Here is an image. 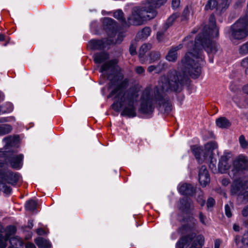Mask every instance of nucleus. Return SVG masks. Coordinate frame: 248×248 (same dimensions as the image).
Segmentation results:
<instances>
[{
	"label": "nucleus",
	"instance_id": "nucleus-1",
	"mask_svg": "<svg viewBox=\"0 0 248 248\" xmlns=\"http://www.w3.org/2000/svg\"><path fill=\"white\" fill-rule=\"evenodd\" d=\"M218 34L216 18L214 15H211L209 19L208 27L203 28L202 33L195 38L194 43L191 41L187 44L188 51L182 59L179 66L183 74L172 70L169 72L167 76L160 77L158 85L154 89V95H151L150 89H145L141 96L140 112L145 114L152 113L154 110L153 104L155 103L159 108L164 109L165 113H169L171 110V106L165 92H180L184 84L185 75L194 78L200 75L201 66L204 62L202 48L208 53H216L217 50V45L211 39L218 37Z\"/></svg>",
	"mask_w": 248,
	"mask_h": 248
},
{
	"label": "nucleus",
	"instance_id": "nucleus-2",
	"mask_svg": "<svg viewBox=\"0 0 248 248\" xmlns=\"http://www.w3.org/2000/svg\"><path fill=\"white\" fill-rule=\"evenodd\" d=\"M117 59L106 62L101 66L100 72L107 77L109 80L108 88L111 90L108 97L114 96L122 109L121 116L134 118L137 116L136 104L139 96V90L135 87L128 86L129 80L124 78L123 74L117 65Z\"/></svg>",
	"mask_w": 248,
	"mask_h": 248
},
{
	"label": "nucleus",
	"instance_id": "nucleus-3",
	"mask_svg": "<svg viewBox=\"0 0 248 248\" xmlns=\"http://www.w3.org/2000/svg\"><path fill=\"white\" fill-rule=\"evenodd\" d=\"M18 139L17 137L8 136L3 139L5 145L3 149H0V158H1L0 161L5 163L4 168L10 164L12 168L19 170L23 166V155H15L14 151L10 149L16 143Z\"/></svg>",
	"mask_w": 248,
	"mask_h": 248
},
{
	"label": "nucleus",
	"instance_id": "nucleus-4",
	"mask_svg": "<svg viewBox=\"0 0 248 248\" xmlns=\"http://www.w3.org/2000/svg\"><path fill=\"white\" fill-rule=\"evenodd\" d=\"M156 14V11L150 7H135L132 10L131 15L127 18L126 27L141 25L144 21L155 18Z\"/></svg>",
	"mask_w": 248,
	"mask_h": 248
},
{
	"label": "nucleus",
	"instance_id": "nucleus-5",
	"mask_svg": "<svg viewBox=\"0 0 248 248\" xmlns=\"http://www.w3.org/2000/svg\"><path fill=\"white\" fill-rule=\"evenodd\" d=\"M217 148L215 141H211L205 144L204 149L202 147L193 145L191 147V151L198 161L202 163L206 160L208 157L213 156V151Z\"/></svg>",
	"mask_w": 248,
	"mask_h": 248
},
{
	"label": "nucleus",
	"instance_id": "nucleus-6",
	"mask_svg": "<svg viewBox=\"0 0 248 248\" xmlns=\"http://www.w3.org/2000/svg\"><path fill=\"white\" fill-rule=\"evenodd\" d=\"M204 243V237L202 234L196 235L191 233L182 237L176 244V248H185L191 244L189 248H202Z\"/></svg>",
	"mask_w": 248,
	"mask_h": 248
},
{
	"label": "nucleus",
	"instance_id": "nucleus-7",
	"mask_svg": "<svg viewBox=\"0 0 248 248\" xmlns=\"http://www.w3.org/2000/svg\"><path fill=\"white\" fill-rule=\"evenodd\" d=\"M231 34L237 40L242 39L248 36V17H246V15L231 26Z\"/></svg>",
	"mask_w": 248,
	"mask_h": 248
},
{
	"label": "nucleus",
	"instance_id": "nucleus-8",
	"mask_svg": "<svg viewBox=\"0 0 248 248\" xmlns=\"http://www.w3.org/2000/svg\"><path fill=\"white\" fill-rule=\"evenodd\" d=\"M248 170V159L247 157L239 155L233 161V168L229 172V175L232 178L238 176L243 170Z\"/></svg>",
	"mask_w": 248,
	"mask_h": 248
},
{
	"label": "nucleus",
	"instance_id": "nucleus-9",
	"mask_svg": "<svg viewBox=\"0 0 248 248\" xmlns=\"http://www.w3.org/2000/svg\"><path fill=\"white\" fill-rule=\"evenodd\" d=\"M4 163L0 161V178L8 184L15 185L18 181L20 175L17 172L6 170L4 168Z\"/></svg>",
	"mask_w": 248,
	"mask_h": 248
},
{
	"label": "nucleus",
	"instance_id": "nucleus-10",
	"mask_svg": "<svg viewBox=\"0 0 248 248\" xmlns=\"http://www.w3.org/2000/svg\"><path fill=\"white\" fill-rule=\"evenodd\" d=\"M103 24L105 30L110 37L115 35L117 26L116 21L114 19L109 17H105L103 20Z\"/></svg>",
	"mask_w": 248,
	"mask_h": 248
},
{
	"label": "nucleus",
	"instance_id": "nucleus-11",
	"mask_svg": "<svg viewBox=\"0 0 248 248\" xmlns=\"http://www.w3.org/2000/svg\"><path fill=\"white\" fill-rule=\"evenodd\" d=\"M234 180L232 185L231 193L232 195L240 196L244 190L247 189V188L245 186L241 178L236 179L234 178Z\"/></svg>",
	"mask_w": 248,
	"mask_h": 248
},
{
	"label": "nucleus",
	"instance_id": "nucleus-12",
	"mask_svg": "<svg viewBox=\"0 0 248 248\" xmlns=\"http://www.w3.org/2000/svg\"><path fill=\"white\" fill-rule=\"evenodd\" d=\"M182 223H185V224L182 225L179 228V231L182 232V233L192 231L196 223V220L192 216L184 217L182 221Z\"/></svg>",
	"mask_w": 248,
	"mask_h": 248
},
{
	"label": "nucleus",
	"instance_id": "nucleus-13",
	"mask_svg": "<svg viewBox=\"0 0 248 248\" xmlns=\"http://www.w3.org/2000/svg\"><path fill=\"white\" fill-rule=\"evenodd\" d=\"M199 182L202 187L208 185L210 182V177L208 171L205 166H202L199 171Z\"/></svg>",
	"mask_w": 248,
	"mask_h": 248
},
{
	"label": "nucleus",
	"instance_id": "nucleus-14",
	"mask_svg": "<svg viewBox=\"0 0 248 248\" xmlns=\"http://www.w3.org/2000/svg\"><path fill=\"white\" fill-rule=\"evenodd\" d=\"M108 40H107V41ZM110 43H113V40H109ZM106 42L104 39H93L88 43V46L93 50H101L106 47Z\"/></svg>",
	"mask_w": 248,
	"mask_h": 248
},
{
	"label": "nucleus",
	"instance_id": "nucleus-15",
	"mask_svg": "<svg viewBox=\"0 0 248 248\" xmlns=\"http://www.w3.org/2000/svg\"><path fill=\"white\" fill-rule=\"evenodd\" d=\"M8 232L5 236L0 233V248H5L6 247V242L9 239V236L15 233L16 232V228L15 226H10L8 228Z\"/></svg>",
	"mask_w": 248,
	"mask_h": 248
},
{
	"label": "nucleus",
	"instance_id": "nucleus-16",
	"mask_svg": "<svg viewBox=\"0 0 248 248\" xmlns=\"http://www.w3.org/2000/svg\"><path fill=\"white\" fill-rule=\"evenodd\" d=\"M179 191L182 195L191 196L194 194L195 189L191 184L185 183L180 186Z\"/></svg>",
	"mask_w": 248,
	"mask_h": 248
},
{
	"label": "nucleus",
	"instance_id": "nucleus-17",
	"mask_svg": "<svg viewBox=\"0 0 248 248\" xmlns=\"http://www.w3.org/2000/svg\"><path fill=\"white\" fill-rule=\"evenodd\" d=\"M183 45L182 44H180L178 46L170 49L166 56L167 60L170 62L176 61L178 58L177 51L181 49Z\"/></svg>",
	"mask_w": 248,
	"mask_h": 248
},
{
	"label": "nucleus",
	"instance_id": "nucleus-18",
	"mask_svg": "<svg viewBox=\"0 0 248 248\" xmlns=\"http://www.w3.org/2000/svg\"><path fill=\"white\" fill-rule=\"evenodd\" d=\"M151 48L152 46L150 44H144L140 47L139 52V57L141 63L143 64L145 62V55Z\"/></svg>",
	"mask_w": 248,
	"mask_h": 248
},
{
	"label": "nucleus",
	"instance_id": "nucleus-19",
	"mask_svg": "<svg viewBox=\"0 0 248 248\" xmlns=\"http://www.w3.org/2000/svg\"><path fill=\"white\" fill-rule=\"evenodd\" d=\"M109 58L107 52H101L95 53L93 56V61L96 63H101L105 62Z\"/></svg>",
	"mask_w": 248,
	"mask_h": 248
},
{
	"label": "nucleus",
	"instance_id": "nucleus-20",
	"mask_svg": "<svg viewBox=\"0 0 248 248\" xmlns=\"http://www.w3.org/2000/svg\"><path fill=\"white\" fill-rule=\"evenodd\" d=\"M228 158L227 155H223L220 157L218 164V170L221 173H223L228 169L227 162Z\"/></svg>",
	"mask_w": 248,
	"mask_h": 248
},
{
	"label": "nucleus",
	"instance_id": "nucleus-21",
	"mask_svg": "<svg viewBox=\"0 0 248 248\" xmlns=\"http://www.w3.org/2000/svg\"><path fill=\"white\" fill-rule=\"evenodd\" d=\"M113 16L122 24V26L126 27L127 21L124 17V14L122 10L118 9L113 12Z\"/></svg>",
	"mask_w": 248,
	"mask_h": 248
},
{
	"label": "nucleus",
	"instance_id": "nucleus-22",
	"mask_svg": "<svg viewBox=\"0 0 248 248\" xmlns=\"http://www.w3.org/2000/svg\"><path fill=\"white\" fill-rule=\"evenodd\" d=\"M34 242L39 248H50L52 246L49 240L42 237L35 239Z\"/></svg>",
	"mask_w": 248,
	"mask_h": 248
},
{
	"label": "nucleus",
	"instance_id": "nucleus-23",
	"mask_svg": "<svg viewBox=\"0 0 248 248\" xmlns=\"http://www.w3.org/2000/svg\"><path fill=\"white\" fill-rule=\"evenodd\" d=\"M217 125L221 128H227L231 125V123L225 117H220L216 120Z\"/></svg>",
	"mask_w": 248,
	"mask_h": 248
},
{
	"label": "nucleus",
	"instance_id": "nucleus-24",
	"mask_svg": "<svg viewBox=\"0 0 248 248\" xmlns=\"http://www.w3.org/2000/svg\"><path fill=\"white\" fill-rule=\"evenodd\" d=\"M151 32V29L146 27L138 32L137 38L139 39H145L150 35Z\"/></svg>",
	"mask_w": 248,
	"mask_h": 248
},
{
	"label": "nucleus",
	"instance_id": "nucleus-25",
	"mask_svg": "<svg viewBox=\"0 0 248 248\" xmlns=\"http://www.w3.org/2000/svg\"><path fill=\"white\" fill-rule=\"evenodd\" d=\"M167 0H151V1L146 5L147 8L149 7L154 9L155 11V8L160 7L166 3Z\"/></svg>",
	"mask_w": 248,
	"mask_h": 248
},
{
	"label": "nucleus",
	"instance_id": "nucleus-26",
	"mask_svg": "<svg viewBox=\"0 0 248 248\" xmlns=\"http://www.w3.org/2000/svg\"><path fill=\"white\" fill-rule=\"evenodd\" d=\"M180 208L184 210L188 211L191 207V202L186 198L180 199Z\"/></svg>",
	"mask_w": 248,
	"mask_h": 248
},
{
	"label": "nucleus",
	"instance_id": "nucleus-27",
	"mask_svg": "<svg viewBox=\"0 0 248 248\" xmlns=\"http://www.w3.org/2000/svg\"><path fill=\"white\" fill-rule=\"evenodd\" d=\"M37 206V203L34 200H30L26 202L25 208L26 210L31 212H36L35 210Z\"/></svg>",
	"mask_w": 248,
	"mask_h": 248
},
{
	"label": "nucleus",
	"instance_id": "nucleus-28",
	"mask_svg": "<svg viewBox=\"0 0 248 248\" xmlns=\"http://www.w3.org/2000/svg\"><path fill=\"white\" fill-rule=\"evenodd\" d=\"M231 2V0H218V11L220 13L227 8Z\"/></svg>",
	"mask_w": 248,
	"mask_h": 248
},
{
	"label": "nucleus",
	"instance_id": "nucleus-29",
	"mask_svg": "<svg viewBox=\"0 0 248 248\" xmlns=\"http://www.w3.org/2000/svg\"><path fill=\"white\" fill-rule=\"evenodd\" d=\"M12 127L8 124H0V136L7 134L11 132Z\"/></svg>",
	"mask_w": 248,
	"mask_h": 248
},
{
	"label": "nucleus",
	"instance_id": "nucleus-30",
	"mask_svg": "<svg viewBox=\"0 0 248 248\" xmlns=\"http://www.w3.org/2000/svg\"><path fill=\"white\" fill-rule=\"evenodd\" d=\"M218 0H208L205 6L206 10L216 9L218 11Z\"/></svg>",
	"mask_w": 248,
	"mask_h": 248
},
{
	"label": "nucleus",
	"instance_id": "nucleus-31",
	"mask_svg": "<svg viewBox=\"0 0 248 248\" xmlns=\"http://www.w3.org/2000/svg\"><path fill=\"white\" fill-rule=\"evenodd\" d=\"M179 14L174 13L168 18L165 24V30H166L169 27L172 25L174 21L179 17Z\"/></svg>",
	"mask_w": 248,
	"mask_h": 248
},
{
	"label": "nucleus",
	"instance_id": "nucleus-32",
	"mask_svg": "<svg viewBox=\"0 0 248 248\" xmlns=\"http://www.w3.org/2000/svg\"><path fill=\"white\" fill-rule=\"evenodd\" d=\"M239 53L242 55L248 54V41L240 46L239 48Z\"/></svg>",
	"mask_w": 248,
	"mask_h": 248
},
{
	"label": "nucleus",
	"instance_id": "nucleus-33",
	"mask_svg": "<svg viewBox=\"0 0 248 248\" xmlns=\"http://www.w3.org/2000/svg\"><path fill=\"white\" fill-rule=\"evenodd\" d=\"M0 190L2 191L5 194L9 195L12 191L11 188L7 186L5 184L0 182Z\"/></svg>",
	"mask_w": 248,
	"mask_h": 248
},
{
	"label": "nucleus",
	"instance_id": "nucleus-34",
	"mask_svg": "<svg viewBox=\"0 0 248 248\" xmlns=\"http://www.w3.org/2000/svg\"><path fill=\"white\" fill-rule=\"evenodd\" d=\"M160 54L159 52H152L150 55L149 63H151L160 59Z\"/></svg>",
	"mask_w": 248,
	"mask_h": 248
},
{
	"label": "nucleus",
	"instance_id": "nucleus-35",
	"mask_svg": "<svg viewBox=\"0 0 248 248\" xmlns=\"http://www.w3.org/2000/svg\"><path fill=\"white\" fill-rule=\"evenodd\" d=\"M207 160H210V164H209V168L210 169L214 172H216L217 171L216 168V163L217 160L214 158L213 156L211 157H208Z\"/></svg>",
	"mask_w": 248,
	"mask_h": 248
},
{
	"label": "nucleus",
	"instance_id": "nucleus-36",
	"mask_svg": "<svg viewBox=\"0 0 248 248\" xmlns=\"http://www.w3.org/2000/svg\"><path fill=\"white\" fill-rule=\"evenodd\" d=\"M241 66L244 69L245 74L248 75V56L242 60Z\"/></svg>",
	"mask_w": 248,
	"mask_h": 248
},
{
	"label": "nucleus",
	"instance_id": "nucleus-37",
	"mask_svg": "<svg viewBox=\"0 0 248 248\" xmlns=\"http://www.w3.org/2000/svg\"><path fill=\"white\" fill-rule=\"evenodd\" d=\"M240 144L242 148L246 149L248 147V142L246 140L244 135H241L239 138Z\"/></svg>",
	"mask_w": 248,
	"mask_h": 248
},
{
	"label": "nucleus",
	"instance_id": "nucleus-38",
	"mask_svg": "<svg viewBox=\"0 0 248 248\" xmlns=\"http://www.w3.org/2000/svg\"><path fill=\"white\" fill-rule=\"evenodd\" d=\"M189 10L188 7L186 6L183 10L182 16V20H186L189 15Z\"/></svg>",
	"mask_w": 248,
	"mask_h": 248
},
{
	"label": "nucleus",
	"instance_id": "nucleus-39",
	"mask_svg": "<svg viewBox=\"0 0 248 248\" xmlns=\"http://www.w3.org/2000/svg\"><path fill=\"white\" fill-rule=\"evenodd\" d=\"M247 227H248V231L244 234L243 237L241 239V242L244 245L248 247V225Z\"/></svg>",
	"mask_w": 248,
	"mask_h": 248
},
{
	"label": "nucleus",
	"instance_id": "nucleus-40",
	"mask_svg": "<svg viewBox=\"0 0 248 248\" xmlns=\"http://www.w3.org/2000/svg\"><path fill=\"white\" fill-rule=\"evenodd\" d=\"M197 201L202 207H203L204 205L205 200L203 198V194L202 193H201V194L199 195L197 197Z\"/></svg>",
	"mask_w": 248,
	"mask_h": 248
},
{
	"label": "nucleus",
	"instance_id": "nucleus-41",
	"mask_svg": "<svg viewBox=\"0 0 248 248\" xmlns=\"http://www.w3.org/2000/svg\"><path fill=\"white\" fill-rule=\"evenodd\" d=\"M160 65V63H159L158 64V65L157 66H155V65H151L150 66L148 67V69H147V71L148 72H149V73H151L153 71H156V73H159L160 72V69H157V68L158 67H159Z\"/></svg>",
	"mask_w": 248,
	"mask_h": 248
},
{
	"label": "nucleus",
	"instance_id": "nucleus-42",
	"mask_svg": "<svg viewBox=\"0 0 248 248\" xmlns=\"http://www.w3.org/2000/svg\"><path fill=\"white\" fill-rule=\"evenodd\" d=\"M215 204V201L213 198H209L207 201V207L208 208L213 207Z\"/></svg>",
	"mask_w": 248,
	"mask_h": 248
},
{
	"label": "nucleus",
	"instance_id": "nucleus-43",
	"mask_svg": "<svg viewBox=\"0 0 248 248\" xmlns=\"http://www.w3.org/2000/svg\"><path fill=\"white\" fill-rule=\"evenodd\" d=\"M225 213L226 216L228 217H230L232 216L230 206L228 204H226L225 206Z\"/></svg>",
	"mask_w": 248,
	"mask_h": 248
},
{
	"label": "nucleus",
	"instance_id": "nucleus-44",
	"mask_svg": "<svg viewBox=\"0 0 248 248\" xmlns=\"http://www.w3.org/2000/svg\"><path fill=\"white\" fill-rule=\"evenodd\" d=\"M136 72L139 75H143L144 73L145 70L142 66H138L135 68Z\"/></svg>",
	"mask_w": 248,
	"mask_h": 248
},
{
	"label": "nucleus",
	"instance_id": "nucleus-45",
	"mask_svg": "<svg viewBox=\"0 0 248 248\" xmlns=\"http://www.w3.org/2000/svg\"><path fill=\"white\" fill-rule=\"evenodd\" d=\"M129 52L130 54L132 55H134L136 54V46L135 44H131L129 47Z\"/></svg>",
	"mask_w": 248,
	"mask_h": 248
},
{
	"label": "nucleus",
	"instance_id": "nucleus-46",
	"mask_svg": "<svg viewBox=\"0 0 248 248\" xmlns=\"http://www.w3.org/2000/svg\"><path fill=\"white\" fill-rule=\"evenodd\" d=\"M180 4V0H172L171 6L173 9L178 8Z\"/></svg>",
	"mask_w": 248,
	"mask_h": 248
},
{
	"label": "nucleus",
	"instance_id": "nucleus-47",
	"mask_svg": "<svg viewBox=\"0 0 248 248\" xmlns=\"http://www.w3.org/2000/svg\"><path fill=\"white\" fill-rule=\"evenodd\" d=\"M199 218H200V222L202 224H203L204 225H206L205 220L206 219V217L205 216H204L203 215V214L202 212H200L199 213Z\"/></svg>",
	"mask_w": 248,
	"mask_h": 248
},
{
	"label": "nucleus",
	"instance_id": "nucleus-48",
	"mask_svg": "<svg viewBox=\"0 0 248 248\" xmlns=\"http://www.w3.org/2000/svg\"><path fill=\"white\" fill-rule=\"evenodd\" d=\"M241 178L243 183L244 184L245 186L248 188V175Z\"/></svg>",
	"mask_w": 248,
	"mask_h": 248
},
{
	"label": "nucleus",
	"instance_id": "nucleus-49",
	"mask_svg": "<svg viewBox=\"0 0 248 248\" xmlns=\"http://www.w3.org/2000/svg\"><path fill=\"white\" fill-rule=\"evenodd\" d=\"M242 215L244 217H248V205L246 206L242 211Z\"/></svg>",
	"mask_w": 248,
	"mask_h": 248
},
{
	"label": "nucleus",
	"instance_id": "nucleus-50",
	"mask_svg": "<svg viewBox=\"0 0 248 248\" xmlns=\"http://www.w3.org/2000/svg\"><path fill=\"white\" fill-rule=\"evenodd\" d=\"M230 183V181L228 178H224L221 181V184L224 186H228Z\"/></svg>",
	"mask_w": 248,
	"mask_h": 248
},
{
	"label": "nucleus",
	"instance_id": "nucleus-51",
	"mask_svg": "<svg viewBox=\"0 0 248 248\" xmlns=\"http://www.w3.org/2000/svg\"><path fill=\"white\" fill-rule=\"evenodd\" d=\"M240 196H243V199L244 200H247L248 199V191L246 190V189L244 190Z\"/></svg>",
	"mask_w": 248,
	"mask_h": 248
},
{
	"label": "nucleus",
	"instance_id": "nucleus-52",
	"mask_svg": "<svg viewBox=\"0 0 248 248\" xmlns=\"http://www.w3.org/2000/svg\"><path fill=\"white\" fill-rule=\"evenodd\" d=\"M163 34H164V33L163 32H161V31H158L157 33L156 38L158 41H161L162 40V39L163 36Z\"/></svg>",
	"mask_w": 248,
	"mask_h": 248
},
{
	"label": "nucleus",
	"instance_id": "nucleus-53",
	"mask_svg": "<svg viewBox=\"0 0 248 248\" xmlns=\"http://www.w3.org/2000/svg\"><path fill=\"white\" fill-rule=\"evenodd\" d=\"M25 248H36L34 244L31 242H27L25 245Z\"/></svg>",
	"mask_w": 248,
	"mask_h": 248
},
{
	"label": "nucleus",
	"instance_id": "nucleus-54",
	"mask_svg": "<svg viewBox=\"0 0 248 248\" xmlns=\"http://www.w3.org/2000/svg\"><path fill=\"white\" fill-rule=\"evenodd\" d=\"M36 233L40 235H43L45 234V231L42 228H39L36 230Z\"/></svg>",
	"mask_w": 248,
	"mask_h": 248
},
{
	"label": "nucleus",
	"instance_id": "nucleus-55",
	"mask_svg": "<svg viewBox=\"0 0 248 248\" xmlns=\"http://www.w3.org/2000/svg\"><path fill=\"white\" fill-rule=\"evenodd\" d=\"M244 92L248 94V84L244 86L243 88ZM246 103L248 104V100H246Z\"/></svg>",
	"mask_w": 248,
	"mask_h": 248
},
{
	"label": "nucleus",
	"instance_id": "nucleus-56",
	"mask_svg": "<svg viewBox=\"0 0 248 248\" xmlns=\"http://www.w3.org/2000/svg\"><path fill=\"white\" fill-rule=\"evenodd\" d=\"M122 40H123V37L121 35H119L118 36V39L117 40L115 41V43L116 44V43H118V44H120L122 41Z\"/></svg>",
	"mask_w": 248,
	"mask_h": 248
},
{
	"label": "nucleus",
	"instance_id": "nucleus-57",
	"mask_svg": "<svg viewBox=\"0 0 248 248\" xmlns=\"http://www.w3.org/2000/svg\"><path fill=\"white\" fill-rule=\"evenodd\" d=\"M239 226L238 225H237L236 224H234L233 226V229L235 232H239Z\"/></svg>",
	"mask_w": 248,
	"mask_h": 248
},
{
	"label": "nucleus",
	"instance_id": "nucleus-58",
	"mask_svg": "<svg viewBox=\"0 0 248 248\" xmlns=\"http://www.w3.org/2000/svg\"><path fill=\"white\" fill-rule=\"evenodd\" d=\"M240 242V237L238 235L236 236L235 237V242L237 245H238Z\"/></svg>",
	"mask_w": 248,
	"mask_h": 248
},
{
	"label": "nucleus",
	"instance_id": "nucleus-59",
	"mask_svg": "<svg viewBox=\"0 0 248 248\" xmlns=\"http://www.w3.org/2000/svg\"><path fill=\"white\" fill-rule=\"evenodd\" d=\"M4 38H5L4 35L2 34H0V41H4Z\"/></svg>",
	"mask_w": 248,
	"mask_h": 248
},
{
	"label": "nucleus",
	"instance_id": "nucleus-60",
	"mask_svg": "<svg viewBox=\"0 0 248 248\" xmlns=\"http://www.w3.org/2000/svg\"><path fill=\"white\" fill-rule=\"evenodd\" d=\"M29 228H32L33 227V224L32 222L31 221H29V224H28Z\"/></svg>",
	"mask_w": 248,
	"mask_h": 248
},
{
	"label": "nucleus",
	"instance_id": "nucleus-61",
	"mask_svg": "<svg viewBox=\"0 0 248 248\" xmlns=\"http://www.w3.org/2000/svg\"><path fill=\"white\" fill-rule=\"evenodd\" d=\"M219 248V244L216 241L215 243V247L214 248Z\"/></svg>",
	"mask_w": 248,
	"mask_h": 248
},
{
	"label": "nucleus",
	"instance_id": "nucleus-62",
	"mask_svg": "<svg viewBox=\"0 0 248 248\" xmlns=\"http://www.w3.org/2000/svg\"><path fill=\"white\" fill-rule=\"evenodd\" d=\"M7 119L5 118H1L0 119V123L5 122H7Z\"/></svg>",
	"mask_w": 248,
	"mask_h": 248
},
{
	"label": "nucleus",
	"instance_id": "nucleus-63",
	"mask_svg": "<svg viewBox=\"0 0 248 248\" xmlns=\"http://www.w3.org/2000/svg\"><path fill=\"white\" fill-rule=\"evenodd\" d=\"M246 17H248V2L247 4V12L246 13Z\"/></svg>",
	"mask_w": 248,
	"mask_h": 248
},
{
	"label": "nucleus",
	"instance_id": "nucleus-64",
	"mask_svg": "<svg viewBox=\"0 0 248 248\" xmlns=\"http://www.w3.org/2000/svg\"><path fill=\"white\" fill-rule=\"evenodd\" d=\"M188 39H189V36H187V37H186L185 38L184 41H185L188 40Z\"/></svg>",
	"mask_w": 248,
	"mask_h": 248
}]
</instances>
